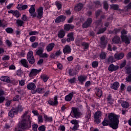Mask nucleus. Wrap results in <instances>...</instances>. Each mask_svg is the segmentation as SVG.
<instances>
[{
	"instance_id": "50",
	"label": "nucleus",
	"mask_w": 131,
	"mask_h": 131,
	"mask_svg": "<svg viewBox=\"0 0 131 131\" xmlns=\"http://www.w3.org/2000/svg\"><path fill=\"white\" fill-rule=\"evenodd\" d=\"M71 122L72 124H74V125L78 124V121L76 120H72L71 121Z\"/></svg>"
},
{
	"instance_id": "39",
	"label": "nucleus",
	"mask_w": 131,
	"mask_h": 131,
	"mask_svg": "<svg viewBox=\"0 0 131 131\" xmlns=\"http://www.w3.org/2000/svg\"><path fill=\"white\" fill-rule=\"evenodd\" d=\"M29 35H37L38 34V32L37 31H31L29 32Z\"/></svg>"
},
{
	"instance_id": "11",
	"label": "nucleus",
	"mask_w": 131,
	"mask_h": 131,
	"mask_svg": "<svg viewBox=\"0 0 131 131\" xmlns=\"http://www.w3.org/2000/svg\"><path fill=\"white\" fill-rule=\"evenodd\" d=\"M65 19H66V17L65 16L60 15L56 18L55 23H60V22H63L65 21Z\"/></svg>"
},
{
	"instance_id": "52",
	"label": "nucleus",
	"mask_w": 131,
	"mask_h": 131,
	"mask_svg": "<svg viewBox=\"0 0 131 131\" xmlns=\"http://www.w3.org/2000/svg\"><path fill=\"white\" fill-rule=\"evenodd\" d=\"M16 23L18 24V25H19V26H22V25H23V23H24L23 22V21L21 20H17L16 21Z\"/></svg>"
},
{
	"instance_id": "9",
	"label": "nucleus",
	"mask_w": 131,
	"mask_h": 131,
	"mask_svg": "<svg viewBox=\"0 0 131 131\" xmlns=\"http://www.w3.org/2000/svg\"><path fill=\"white\" fill-rule=\"evenodd\" d=\"M92 22H93V20L92 19V18H88L87 19V21L82 25V27L83 28H88V27H89V26H90V25L92 24Z\"/></svg>"
},
{
	"instance_id": "37",
	"label": "nucleus",
	"mask_w": 131,
	"mask_h": 131,
	"mask_svg": "<svg viewBox=\"0 0 131 131\" xmlns=\"http://www.w3.org/2000/svg\"><path fill=\"white\" fill-rule=\"evenodd\" d=\"M91 112H88V113H87L86 115H85V118H86V121H90V119L91 118Z\"/></svg>"
},
{
	"instance_id": "63",
	"label": "nucleus",
	"mask_w": 131,
	"mask_h": 131,
	"mask_svg": "<svg viewBox=\"0 0 131 131\" xmlns=\"http://www.w3.org/2000/svg\"><path fill=\"white\" fill-rule=\"evenodd\" d=\"M18 112V111H22L23 110V107H22V106L19 105L18 107H17V109H16Z\"/></svg>"
},
{
	"instance_id": "47",
	"label": "nucleus",
	"mask_w": 131,
	"mask_h": 131,
	"mask_svg": "<svg viewBox=\"0 0 131 131\" xmlns=\"http://www.w3.org/2000/svg\"><path fill=\"white\" fill-rule=\"evenodd\" d=\"M100 57L101 59H105L106 58V54L104 52H101Z\"/></svg>"
},
{
	"instance_id": "60",
	"label": "nucleus",
	"mask_w": 131,
	"mask_h": 131,
	"mask_svg": "<svg viewBox=\"0 0 131 131\" xmlns=\"http://www.w3.org/2000/svg\"><path fill=\"white\" fill-rule=\"evenodd\" d=\"M94 6H95L96 8H99V7H100V2L97 1L96 2H95V3H94Z\"/></svg>"
},
{
	"instance_id": "48",
	"label": "nucleus",
	"mask_w": 131,
	"mask_h": 131,
	"mask_svg": "<svg viewBox=\"0 0 131 131\" xmlns=\"http://www.w3.org/2000/svg\"><path fill=\"white\" fill-rule=\"evenodd\" d=\"M106 29V28L100 29L99 31L97 33V34H101V33H103V32H104V31H105Z\"/></svg>"
},
{
	"instance_id": "30",
	"label": "nucleus",
	"mask_w": 131,
	"mask_h": 131,
	"mask_svg": "<svg viewBox=\"0 0 131 131\" xmlns=\"http://www.w3.org/2000/svg\"><path fill=\"white\" fill-rule=\"evenodd\" d=\"M36 91L38 94H43L46 92V89L45 88H38Z\"/></svg>"
},
{
	"instance_id": "62",
	"label": "nucleus",
	"mask_w": 131,
	"mask_h": 131,
	"mask_svg": "<svg viewBox=\"0 0 131 131\" xmlns=\"http://www.w3.org/2000/svg\"><path fill=\"white\" fill-rule=\"evenodd\" d=\"M126 72L127 73H131V68L130 67H127L126 68Z\"/></svg>"
},
{
	"instance_id": "44",
	"label": "nucleus",
	"mask_w": 131,
	"mask_h": 131,
	"mask_svg": "<svg viewBox=\"0 0 131 131\" xmlns=\"http://www.w3.org/2000/svg\"><path fill=\"white\" fill-rule=\"evenodd\" d=\"M98 65H99V62H98V61H93L92 62V67L94 68L98 67Z\"/></svg>"
},
{
	"instance_id": "57",
	"label": "nucleus",
	"mask_w": 131,
	"mask_h": 131,
	"mask_svg": "<svg viewBox=\"0 0 131 131\" xmlns=\"http://www.w3.org/2000/svg\"><path fill=\"white\" fill-rule=\"evenodd\" d=\"M9 70H15V69H16V67L12 64L9 67Z\"/></svg>"
},
{
	"instance_id": "38",
	"label": "nucleus",
	"mask_w": 131,
	"mask_h": 131,
	"mask_svg": "<svg viewBox=\"0 0 131 131\" xmlns=\"http://www.w3.org/2000/svg\"><path fill=\"white\" fill-rule=\"evenodd\" d=\"M82 47L84 48V50H88L89 49V43H86V42H83L82 43Z\"/></svg>"
},
{
	"instance_id": "51",
	"label": "nucleus",
	"mask_w": 131,
	"mask_h": 131,
	"mask_svg": "<svg viewBox=\"0 0 131 131\" xmlns=\"http://www.w3.org/2000/svg\"><path fill=\"white\" fill-rule=\"evenodd\" d=\"M6 44L7 45V46H8V47H11L12 46V42H10V40H6Z\"/></svg>"
},
{
	"instance_id": "55",
	"label": "nucleus",
	"mask_w": 131,
	"mask_h": 131,
	"mask_svg": "<svg viewBox=\"0 0 131 131\" xmlns=\"http://www.w3.org/2000/svg\"><path fill=\"white\" fill-rule=\"evenodd\" d=\"M38 46V42H35L33 43V44L32 45V48H37V47Z\"/></svg>"
},
{
	"instance_id": "6",
	"label": "nucleus",
	"mask_w": 131,
	"mask_h": 131,
	"mask_svg": "<svg viewBox=\"0 0 131 131\" xmlns=\"http://www.w3.org/2000/svg\"><path fill=\"white\" fill-rule=\"evenodd\" d=\"M102 115V113L100 111H97L95 114H94V118L95 119V122H96V123H100L101 121H100V117H101Z\"/></svg>"
},
{
	"instance_id": "18",
	"label": "nucleus",
	"mask_w": 131,
	"mask_h": 131,
	"mask_svg": "<svg viewBox=\"0 0 131 131\" xmlns=\"http://www.w3.org/2000/svg\"><path fill=\"white\" fill-rule=\"evenodd\" d=\"M55 47L54 43H50L46 47V50L47 52H51V51L53 50Z\"/></svg>"
},
{
	"instance_id": "12",
	"label": "nucleus",
	"mask_w": 131,
	"mask_h": 131,
	"mask_svg": "<svg viewBox=\"0 0 131 131\" xmlns=\"http://www.w3.org/2000/svg\"><path fill=\"white\" fill-rule=\"evenodd\" d=\"M63 52L64 54H66V55L71 53V48H70V46H69V45H66L63 48Z\"/></svg>"
},
{
	"instance_id": "32",
	"label": "nucleus",
	"mask_w": 131,
	"mask_h": 131,
	"mask_svg": "<svg viewBox=\"0 0 131 131\" xmlns=\"http://www.w3.org/2000/svg\"><path fill=\"white\" fill-rule=\"evenodd\" d=\"M86 79V77L83 76H80L78 77V80L81 82V83H82L83 81H85Z\"/></svg>"
},
{
	"instance_id": "19",
	"label": "nucleus",
	"mask_w": 131,
	"mask_h": 131,
	"mask_svg": "<svg viewBox=\"0 0 131 131\" xmlns=\"http://www.w3.org/2000/svg\"><path fill=\"white\" fill-rule=\"evenodd\" d=\"M36 88V86L35 85V84H34V83H30L27 85L28 90H32V91H33L34 90H35Z\"/></svg>"
},
{
	"instance_id": "4",
	"label": "nucleus",
	"mask_w": 131,
	"mask_h": 131,
	"mask_svg": "<svg viewBox=\"0 0 131 131\" xmlns=\"http://www.w3.org/2000/svg\"><path fill=\"white\" fill-rule=\"evenodd\" d=\"M27 59L30 64H34L35 62V59H34V57L33 56V52L29 51L28 53Z\"/></svg>"
},
{
	"instance_id": "28",
	"label": "nucleus",
	"mask_w": 131,
	"mask_h": 131,
	"mask_svg": "<svg viewBox=\"0 0 131 131\" xmlns=\"http://www.w3.org/2000/svg\"><path fill=\"white\" fill-rule=\"evenodd\" d=\"M0 79L2 81H5V82H9L10 81V78L7 76H2Z\"/></svg>"
},
{
	"instance_id": "15",
	"label": "nucleus",
	"mask_w": 131,
	"mask_h": 131,
	"mask_svg": "<svg viewBox=\"0 0 131 131\" xmlns=\"http://www.w3.org/2000/svg\"><path fill=\"white\" fill-rule=\"evenodd\" d=\"M57 100H58V97H57V96H55L54 97V101L50 100L48 101V103L50 105H52V106H55L56 105H57L58 101H57Z\"/></svg>"
},
{
	"instance_id": "35",
	"label": "nucleus",
	"mask_w": 131,
	"mask_h": 131,
	"mask_svg": "<svg viewBox=\"0 0 131 131\" xmlns=\"http://www.w3.org/2000/svg\"><path fill=\"white\" fill-rule=\"evenodd\" d=\"M41 78L42 79L44 82H47V81H48V79H49V76H48L47 75H42L41 76Z\"/></svg>"
},
{
	"instance_id": "7",
	"label": "nucleus",
	"mask_w": 131,
	"mask_h": 131,
	"mask_svg": "<svg viewBox=\"0 0 131 131\" xmlns=\"http://www.w3.org/2000/svg\"><path fill=\"white\" fill-rule=\"evenodd\" d=\"M41 71V70H37L35 69H33L31 72L30 73V76L32 77V76H36L39 72Z\"/></svg>"
},
{
	"instance_id": "49",
	"label": "nucleus",
	"mask_w": 131,
	"mask_h": 131,
	"mask_svg": "<svg viewBox=\"0 0 131 131\" xmlns=\"http://www.w3.org/2000/svg\"><path fill=\"white\" fill-rule=\"evenodd\" d=\"M6 31L7 33H12L13 32V29L11 28H8L6 29Z\"/></svg>"
},
{
	"instance_id": "10",
	"label": "nucleus",
	"mask_w": 131,
	"mask_h": 131,
	"mask_svg": "<svg viewBox=\"0 0 131 131\" xmlns=\"http://www.w3.org/2000/svg\"><path fill=\"white\" fill-rule=\"evenodd\" d=\"M35 12V7L34 5H32L29 9V13L31 14V17H36V14L34 12Z\"/></svg>"
},
{
	"instance_id": "24",
	"label": "nucleus",
	"mask_w": 131,
	"mask_h": 131,
	"mask_svg": "<svg viewBox=\"0 0 131 131\" xmlns=\"http://www.w3.org/2000/svg\"><path fill=\"white\" fill-rule=\"evenodd\" d=\"M73 95H74V93H71L69 95H67L65 97L66 101H69L71 100H72V98H73Z\"/></svg>"
},
{
	"instance_id": "64",
	"label": "nucleus",
	"mask_w": 131,
	"mask_h": 131,
	"mask_svg": "<svg viewBox=\"0 0 131 131\" xmlns=\"http://www.w3.org/2000/svg\"><path fill=\"white\" fill-rule=\"evenodd\" d=\"M127 81H131V74L126 78Z\"/></svg>"
},
{
	"instance_id": "5",
	"label": "nucleus",
	"mask_w": 131,
	"mask_h": 131,
	"mask_svg": "<svg viewBox=\"0 0 131 131\" xmlns=\"http://www.w3.org/2000/svg\"><path fill=\"white\" fill-rule=\"evenodd\" d=\"M72 113H73L74 117L77 118L79 116L81 115V113L78 108L72 107Z\"/></svg>"
},
{
	"instance_id": "53",
	"label": "nucleus",
	"mask_w": 131,
	"mask_h": 131,
	"mask_svg": "<svg viewBox=\"0 0 131 131\" xmlns=\"http://www.w3.org/2000/svg\"><path fill=\"white\" fill-rule=\"evenodd\" d=\"M37 127H38V125H37V124H34L32 125L33 130L34 131H37Z\"/></svg>"
},
{
	"instance_id": "29",
	"label": "nucleus",
	"mask_w": 131,
	"mask_h": 131,
	"mask_svg": "<svg viewBox=\"0 0 131 131\" xmlns=\"http://www.w3.org/2000/svg\"><path fill=\"white\" fill-rule=\"evenodd\" d=\"M74 28V26H72L71 25H64V29L67 31H69L70 29H73Z\"/></svg>"
},
{
	"instance_id": "25",
	"label": "nucleus",
	"mask_w": 131,
	"mask_h": 131,
	"mask_svg": "<svg viewBox=\"0 0 131 131\" xmlns=\"http://www.w3.org/2000/svg\"><path fill=\"white\" fill-rule=\"evenodd\" d=\"M65 36V32L63 30L59 31L58 34V37L59 38H63Z\"/></svg>"
},
{
	"instance_id": "16",
	"label": "nucleus",
	"mask_w": 131,
	"mask_h": 131,
	"mask_svg": "<svg viewBox=\"0 0 131 131\" xmlns=\"http://www.w3.org/2000/svg\"><path fill=\"white\" fill-rule=\"evenodd\" d=\"M124 57V54L123 53H116L115 54V58L116 60H120Z\"/></svg>"
},
{
	"instance_id": "33",
	"label": "nucleus",
	"mask_w": 131,
	"mask_h": 131,
	"mask_svg": "<svg viewBox=\"0 0 131 131\" xmlns=\"http://www.w3.org/2000/svg\"><path fill=\"white\" fill-rule=\"evenodd\" d=\"M43 117L45 119V121H48L49 122H52V121H53V118L48 117L46 115H44Z\"/></svg>"
},
{
	"instance_id": "14",
	"label": "nucleus",
	"mask_w": 131,
	"mask_h": 131,
	"mask_svg": "<svg viewBox=\"0 0 131 131\" xmlns=\"http://www.w3.org/2000/svg\"><path fill=\"white\" fill-rule=\"evenodd\" d=\"M43 9H42V7H40L38 8L37 10V14L38 15L37 16V18L38 19H41V17H42V15L43 14Z\"/></svg>"
},
{
	"instance_id": "27",
	"label": "nucleus",
	"mask_w": 131,
	"mask_h": 131,
	"mask_svg": "<svg viewBox=\"0 0 131 131\" xmlns=\"http://www.w3.org/2000/svg\"><path fill=\"white\" fill-rule=\"evenodd\" d=\"M96 95L98 97H101L102 95H103V93L102 92V90L100 88H98V89H96Z\"/></svg>"
},
{
	"instance_id": "61",
	"label": "nucleus",
	"mask_w": 131,
	"mask_h": 131,
	"mask_svg": "<svg viewBox=\"0 0 131 131\" xmlns=\"http://www.w3.org/2000/svg\"><path fill=\"white\" fill-rule=\"evenodd\" d=\"M69 80L71 83H74V82H75L76 79H75V78H73L72 79H69Z\"/></svg>"
},
{
	"instance_id": "42",
	"label": "nucleus",
	"mask_w": 131,
	"mask_h": 131,
	"mask_svg": "<svg viewBox=\"0 0 131 131\" xmlns=\"http://www.w3.org/2000/svg\"><path fill=\"white\" fill-rule=\"evenodd\" d=\"M108 3H107V2L104 1L103 2V8L104 9H105L106 10V11H107V10H108Z\"/></svg>"
},
{
	"instance_id": "23",
	"label": "nucleus",
	"mask_w": 131,
	"mask_h": 131,
	"mask_svg": "<svg viewBox=\"0 0 131 131\" xmlns=\"http://www.w3.org/2000/svg\"><path fill=\"white\" fill-rule=\"evenodd\" d=\"M83 7V5L82 4H79L77 5V6L75 7L74 10L76 11V12H79V11L82 9Z\"/></svg>"
},
{
	"instance_id": "20",
	"label": "nucleus",
	"mask_w": 131,
	"mask_h": 131,
	"mask_svg": "<svg viewBox=\"0 0 131 131\" xmlns=\"http://www.w3.org/2000/svg\"><path fill=\"white\" fill-rule=\"evenodd\" d=\"M118 69V66L111 64L108 67L109 71H115Z\"/></svg>"
},
{
	"instance_id": "41",
	"label": "nucleus",
	"mask_w": 131,
	"mask_h": 131,
	"mask_svg": "<svg viewBox=\"0 0 131 131\" xmlns=\"http://www.w3.org/2000/svg\"><path fill=\"white\" fill-rule=\"evenodd\" d=\"M56 6L58 10H60V9L62 8V4H61V3H60L59 2L57 1L56 2Z\"/></svg>"
},
{
	"instance_id": "22",
	"label": "nucleus",
	"mask_w": 131,
	"mask_h": 131,
	"mask_svg": "<svg viewBox=\"0 0 131 131\" xmlns=\"http://www.w3.org/2000/svg\"><path fill=\"white\" fill-rule=\"evenodd\" d=\"M68 39H67V41L68 42H70V41H72L74 40V37H73V33H71L68 35Z\"/></svg>"
},
{
	"instance_id": "13",
	"label": "nucleus",
	"mask_w": 131,
	"mask_h": 131,
	"mask_svg": "<svg viewBox=\"0 0 131 131\" xmlns=\"http://www.w3.org/2000/svg\"><path fill=\"white\" fill-rule=\"evenodd\" d=\"M18 113V111H17L15 108H12L8 113L9 116L10 117H14L15 115L17 114Z\"/></svg>"
},
{
	"instance_id": "1",
	"label": "nucleus",
	"mask_w": 131,
	"mask_h": 131,
	"mask_svg": "<svg viewBox=\"0 0 131 131\" xmlns=\"http://www.w3.org/2000/svg\"><path fill=\"white\" fill-rule=\"evenodd\" d=\"M31 124V117L29 112L27 111L23 115L21 118V123L18 124V127L15 128V131H22V129H26L30 127Z\"/></svg>"
},
{
	"instance_id": "34",
	"label": "nucleus",
	"mask_w": 131,
	"mask_h": 131,
	"mask_svg": "<svg viewBox=\"0 0 131 131\" xmlns=\"http://www.w3.org/2000/svg\"><path fill=\"white\" fill-rule=\"evenodd\" d=\"M121 105L123 107V108H128L129 104L127 103L126 101H123L121 103Z\"/></svg>"
},
{
	"instance_id": "26",
	"label": "nucleus",
	"mask_w": 131,
	"mask_h": 131,
	"mask_svg": "<svg viewBox=\"0 0 131 131\" xmlns=\"http://www.w3.org/2000/svg\"><path fill=\"white\" fill-rule=\"evenodd\" d=\"M111 88L113 89V90H117L118 88H119V83H118V82H115L113 84L111 85Z\"/></svg>"
},
{
	"instance_id": "56",
	"label": "nucleus",
	"mask_w": 131,
	"mask_h": 131,
	"mask_svg": "<svg viewBox=\"0 0 131 131\" xmlns=\"http://www.w3.org/2000/svg\"><path fill=\"white\" fill-rule=\"evenodd\" d=\"M38 122H43V120L42 119V116H39L38 117Z\"/></svg>"
},
{
	"instance_id": "58",
	"label": "nucleus",
	"mask_w": 131,
	"mask_h": 131,
	"mask_svg": "<svg viewBox=\"0 0 131 131\" xmlns=\"http://www.w3.org/2000/svg\"><path fill=\"white\" fill-rule=\"evenodd\" d=\"M20 100V97H19L18 95H16L15 97H14L13 99V101H19Z\"/></svg>"
},
{
	"instance_id": "46",
	"label": "nucleus",
	"mask_w": 131,
	"mask_h": 131,
	"mask_svg": "<svg viewBox=\"0 0 131 131\" xmlns=\"http://www.w3.org/2000/svg\"><path fill=\"white\" fill-rule=\"evenodd\" d=\"M39 131H45L46 130V126L45 125H41L38 128Z\"/></svg>"
},
{
	"instance_id": "43",
	"label": "nucleus",
	"mask_w": 131,
	"mask_h": 131,
	"mask_svg": "<svg viewBox=\"0 0 131 131\" xmlns=\"http://www.w3.org/2000/svg\"><path fill=\"white\" fill-rule=\"evenodd\" d=\"M13 16H15L17 18H19V17H20V14H19V12L18 11H15L13 12Z\"/></svg>"
},
{
	"instance_id": "36",
	"label": "nucleus",
	"mask_w": 131,
	"mask_h": 131,
	"mask_svg": "<svg viewBox=\"0 0 131 131\" xmlns=\"http://www.w3.org/2000/svg\"><path fill=\"white\" fill-rule=\"evenodd\" d=\"M43 52V49H40L36 51V55H38V56H39V57H40Z\"/></svg>"
},
{
	"instance_id": "8",
	"label": "nucleus",
	"mask_w": 131,
	"mask_h": 131,
	"mask_svg": "<svg viewBox=\"0 0 131 131\" xmlns=\"http://www.w3.org/2000/svg\"><path fill=\"white\" fill-rule=\"evenodd\" d=\"M80 69V67H79V66H78L76 67L75 71L73 70H69V72L70 75L72 76L73 75H75V74H76L77 72H78V71Z\"/></svg>"
},
{
	"instance_id": "40",
	"label": "nucleus",
	"mask_w": 131,
	"mask_h": 131,
	"mask_svg": "<svg viewBox=\"0 0 131 131\" xmlns=\"http://www.w3.org/2000/svg\"><path fill=\"white\" fill-rule=\"evenodd\" d=\"M111 9H113L114 10H118L119 7L117 5L113 4L111 5Z\"/></svg>"
},
{
	"instance_id": "45",
	"label": "nucleus",
	"mask_w": 131,
	"mask_h": 131,
	"mask_svg": "<svg viewBox=\"0 0 131 131\" xmlns=\"http://www.w3.org/2000/svg\"><path fill=\"white\" fill-rule=\"evenodd\" d=\"M107 101L110 104H112V103H113V101L114 100L112 99L111 96H109L107 98Z\"/></svg>"
},
{
	"instance_id": "21",
	"label": "nucleus",
	"mask_w": 131,
	"mask_h": 131,
	"mask_svg": "<svg viewBox=\"0 0 131 131\" xmlns=\"http://www.w3.org/2000/svg\"><path fill=\"white\" fill-rule=\"evenodd\" d=\"M20 63L24 67L26 68H28V61L25 59H23L20 60Z\"/></svg>"
},
{
	"instance_id": "17",
	"label": "nucleus",
	"mask_w": 131,
	"mask_h": 131,
	"mask_svg": "<svg viewBox=\"0 0 131 131\" xmlns=\"http://www.w3.org/2000/svg\"><path fill=\"white\" fill-rule=\"evenodd\" d=\"M100 47L101 48H102V49H104L106 48V41H105V37L102 36L100 38Z\"/></svg>"
},
{
	"instance_id": "31",
	"label": "nucleus",
	"mask_w": 131,
	"mask_h": 131,
	"mask_svg": "<svg viewBox=\"0 0 131 131\" xmlns=\"http://www.w3.org/2000/svg\"><path fill=\"white\" fill-rule=\"evenodd\" d=\"M119 41H120V38H119V37H115L112 39L113 43H118Z\"/></svg>"
},
{
	"instance_id": "2",
	"label": "nucleus",
	"mask_w": 131,
	"mask_h": 131,
	"mask_svg": "<svg viewBox=\"0 0 131 131\" xmlns=\"http://www.w3.org/2000/svg\"><path fill=\"white\" fill-rule=\"evenodd\" d=\"M118 118V116L115 114H109L108 119H104L103 121L102 122V124L103 126H106V125L110 124L111 127H112L114 129H116V128H118V123H119Z\"/></svg>"
},
{
	"instance_id": "59",
	"label": "nucleus",
	"mask_w": 131,
	"mask_h": 131,
	"mask_svg": "<svg viewBox=\"0 0 131 131\" xmlns=\"http://www.w3.org/2000/svg\"><path fill=\"white\" fill-rule=\"evenodd\" d=\"M108 62L110 63H113V62H114V58L113 56H111L108 58Z\"/></svg>"
},
{
	"instance_id": "54",
	"label": "nucleus",
	"mask_w": 131,
	"mask_h": 131,
	"mask_svg": "<svg viewBox=\"0 0 131 131\" xmlns=\"http://www.w3.org/2000/svg\"><path fill=\"white\" fill-rule=\"evenodd\" d=\"M36 39V37L35 36H31V37H30V41H31V42L35 41Z\"/></svg>"
},
{
	"instance_id": "3",
	"label": "nucleus",
	"mask_w": 131,
	"mask_h": 131,
	"mask_svg": "<svg viewBox=\"0 0 131 131\" xmlns=\"http://www.w3.org/2000/svg\"><path fill=\"white\" fill-rule=\"evenodd\" d=\"M121 37L122 41H123V42H125L126 45H128L130 42L129 39H128V38L127 37V36L124 35L125 34H126L127 33V32L123 30L121 31Z\"/></svg>"
}]
</instances>
